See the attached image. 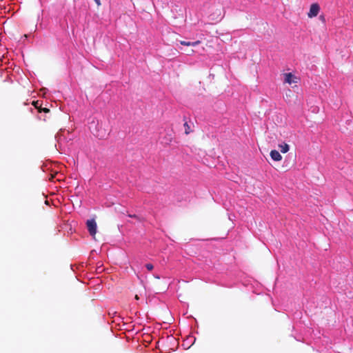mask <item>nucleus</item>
I'll list each match as a JSON object with an SVG mask.
<instances>
[{
    "mask_svg": "<svg viewBox=\"0 0 353 353\" xmlns=\"http://www.w3.org/2000/svg\"><path fill=\"white\" fill-rule=\"evenodd\" d=\"M86 225L90 234L94 238L97 233V223L95 220L94 219L88 220Z\"/></svg>",
    "mask_w": 353,
    "mask_h": 353,
    "instance_id": "1",
    "label": "nucleus"
},
{
    "mask_svg": "<svg viewBox=\"0 0 353 353\" xmlns=\"http://www.w3.org/2000/svg\"><path fill=\"white\" fill-rule=\"evenodd\" d=\"M320 6L318 3H314L310 6V11L307 13V17L309 18H313L316 17L319 12Z\"/></svg>",
    "mask_w": 353,
    "mask_h": 353,
    "instance_id": "2",
    "label": "nucleus"
},
{
    "mask_svg": "<svg viewBox=\"0 0 353 353\" xmlns=\"http://www.w3.org/2000/svg\"><path fill=\"white\" fill-rule=\"evenodd\" d=\"M296 78L292 73H286L285 74V82L288 84H292V83H296L295 81Z\"/></svg>",
    "mask_w": 353,
    "mask_h": 353,
    "instance_id": "3",
    "label": "nucleus"
},
{
    "mask_svg": "<svg viewBox=\"0 0 353 353\" xmlns=\"http://www.w3.org/2000/svg\"><path fill=\"white\" fill-rule=\"evenodd\" d=\"M270 157L274 161H279L282 159V156L281 154L275 150H273L270 152Z\"/></svg>",
    "mask_w": 353,
    "mask_h": 353,
    "instance_id": "4",
    "label": "nucleus"
},
{
    "mask_svg": "<svg viewBox=\"0 0 353 353\" xmlns=\"http://www.w3.org/2000/svg\"><path fill=\"white\" fill-rule=\"evenodd\" d=\"M200 43H201L200 41H196L194 42H188V41H180V43L181 45L186 46H196Z\"/></svg>",
    "mask_w": 353,
    "mask_h": 353,
    "instance_id": "5",
    "label": "nucleus"
},
{
    "mask_svg": "<svg viewBox=\"0 0 353 353\" xmlns=\"http://www.w3.org/2000/svg\"><path fill=\"white\" fill-rule=\"evenodd\" d=\"M279 148L282 153H286L289 150V145L287 143L279 145Z\"/></svg>",
    "mask_w": 353,
    "mask_h": 353,
    "instance_id": "6",
    "label": "nucleus"
},
{
    "mask_svg": "<svg viewBox=\"0 0 353 353\" xmlns=\"http://www.w3.org/2000/svg\"><path fill=\"white\" fill-rule=\"evenodd\" d=\"M183 125H184V128H185V134H189L190 133V132H191V130H190V127L188 125V122H185Z\"/></svg>",
    "mask_w": 353,
    "mask_h": 353,
    "instance_id": "7",
    "label": "nucleus"
},
{
    "mask_svg": "<svg viewBox=\"0 0 353 353\" xmlns=\"http://www.w3.org/2000/svg\"><path fill=\"white\" fill-rule=\"evenodd\" d=\"M145 268H147V270H148L149 271H151L154 269V265L151 263H147L145 265Z\"/></svg>",
    "mask_w": 353,
    "mask_h": 353,
    "instance_id": "8",
    "label": "nucleus"
},
{
    "mask_svg": "<svg viewBox=\"0 0 353 353\" xmlns=\"http://www.w3.org/2000/svg\"><path fill=\"white\" fill-rule=\"evenodd\" d=\"M32 104L34 105V106L37 108V109H39L40 107H41V104L39 105V101H33L32 102Z\"/></svg>",
    "mask_w": 353,
    "mask_h": 353,
    "instance_id": "9",
    "label": "nucleus"
},
{
    "mask_svg": "<svg viewBox=\"0 0 353 353\" xmlns=\"http://www.w3.org/2000/svg\"><path fill=\"white\" fill-rule=\"evenodd\" d=\"M39 112H49L50 110L48 108H42L41 107H40V108L39 109Z\"/></svg>",
    "mask_w": 353,
    "mask_h": 353,
    "instance_id": "10",
    "label": "nucleus"
},
{
    "mask_svg": "<svg viewBox=\"0 0 353 353\" xmlns=\"http://www.w3.org/2000/svg\"><path fill=\"white\" fill-rule=\"evenodd\" d=\"M96 4L99 6H101V1L100 0H94Z\"/></svg>",
    "mask_w": 353,
    "mask_h": 353,
    "instance_id": "11",
    "label": "nucleus"
},
{
    "mask_svg": "<svg viewBox=\"0 0 353 353\" xmlns=\"http://www.w3.org/2000/svg\"><path fill=\"white\" fill-rule=\"evenodd\" d=\"M130 217H133V218H137V215L135 214H133V215H129Z\"/></svg>",
    "mask_w": 353,
    "mask_h": 353,
    "instance_id": "12",
    "label": "nucleus"
},
{
    "mask_svg": "<svg viewBox=\"0 0 353 353\" xmlns=\"http://www.w3.org/2000/svg\"><path fill=\"white\" fill-rule=\"evenodd\" d=\"M134 298H135L136 300H139V296L137 294L135 295Z\"/></svg>",
    "mask_w": 353,
    "mask_h": 353,
    "instance_id": "13",
    "label": "nucleus"
},
{
    "mask_svg": "<svg viewBox=\"0 0 353 353\" xmlns=\"http://www.w3.org/2000/svg\"><path fill=\"white\" fill-rule=\"evenodd\" d=\"M53 178H54V176L52 175L51 177L50 178V180H52Z\"/></svg>",
    "mask_w": 353,
    "mask_h": 353,
    "instance_id": "14",
    "label": "nucleus"
}]
</instances>
